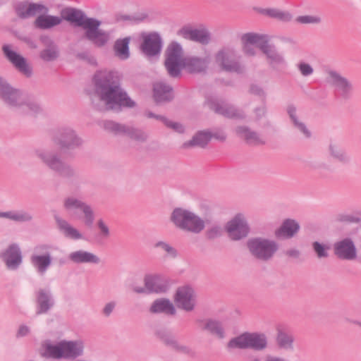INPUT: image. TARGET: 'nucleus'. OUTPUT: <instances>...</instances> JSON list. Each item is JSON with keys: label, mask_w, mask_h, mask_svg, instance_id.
<instances>
[{"label": "nucleus", "mask_w": 361, "mask_h": 361, "mask_svg": "<svg viewBox=\"0 0 361 361\" xmlns=\"http://www.w3.org/2000/svg\"><path fill=\"white\" fill-rule=\"evenodd\" d=\"M329 153L332 157L343 163H348L350 157L343 149L337 146L331 145L329 146Z\"/></svg>", "instance_id": "3c124183"}, {"label": "nucleus", "mask_w": 361, "mask_h": 361, "mask_svg": "<svg viewBox=\"0 0 361 361\" xmlns=\"http://www.w3.org/2000/svg\"><path fill=\"white\" fill-rule=\"evenodd\" d=\"M173 97V89L170 85L163 82L154 85V97L157 102H169Z\"/></svg>", "instance_id": "c9c22d12"}, {"label": "nucleus", "mask_w": 361, "mask_h": 361, "mask_svg": "<svg viewBox=\"0 0 361 361\" xmlns=\"http://www.w3.org/2000/svg\"><path fill=\"white\" fill-rule=\"evenodd\" d=\"M250 92L257 96H259L263 99L266 97V93L264 90L257 85H252L250 88Z\"/></svg>", "instance_id": "680f3d73"}, {"label": "nucleus", "mask_w": 361, "mask_h": 361, "mask_svg": "<svg viewBox=\"0 0 361 361\" xmlns=\"http://www.w3.org/2000/svg\"><path fill=\"white\" fill-rule=\"evenodd\" d=\"M65 19L72 23H74L76 26L82 27L83 30L93 19L92 18H88L85 13L80 10L75 8H70L65 12Z\"/></svg>", "instance_id": "72a5a7b5"}, {"label": "nucleus", "mask_w": 361, "mask_h": 361, "mask_svg": "<svg viewBox=\"0 0 361 361\" xmlns=\"http://www.w3.org/2000/svg\"><path fill=\"white\" fill-rule=\"evenodd\" d=\"M334 254L341 259L353 260L357 257V250L351 238H346L334 245Z\"/></svg>", "instance_id": "5701e85b"}, {"label": "nucleus", "mask_w": 361, "mask_h": 361, "mask_svg": "<svg viewBox=\"0 0 361 361\" xmlns=\"http://www.w3.org/2000/svg\"><path fill=\"white\" fill-rule=\"evenodd\" d=\"M212 139V133L209 130L200 131L185 145L204 147Z\"/></svg>", "instance_id": "49530a36"}, {"label": "nucleus", "mask_w": 361, "mask_h": 361, "mask_svg": "<svg viewBox=\"0 0 361 361\" xmlns=\"http://www.w3.org/2000/svg\"><path fill=\"white\" fill-rule=\"evenodd\" d=\"M35 156L49 169L65 178H71L76 176L75 169L68 164L63 161L60 156L55 152L39 148L35 151Z\"/></svg>", "instance_id": "20e7f679"}, {"label": "nucleus", "mask_w": 361, "mask_h": 361, "mask_svg": "<svg viewBox=\"0 0 361 361\" xmlns=\"http://www.w3.org/2000/svg\"><path fill=\"white\" fill-rule=\"evenodd\" d=\"M300 230L299 224L294 219H285L281 226L277 228L274 235L279 239H289L295 236Z\"/></svg>", "instance_id": "c85d7f7f"}, {"label": "nucleus", "mask_w": 361, "mask_h": 361, "mask_svg": "<svg viewBox=\"0 0 361 361\" xmlns=\"http://www.w3.org/2000/svg\"><path fill=\"white\" fill-rule=\"evenodd\" d=\"M170 220L177 228L195 234L200 233L205 227L202 218L195 213L181 207L173 210Z\"/></svg>", "instance_id": "7ed1b4c3"}, {"label": "nucleus", "mask_w": 361, "mask_h": 361, "mask_svg": "<svg viewBox=\"0 0 361 361\" xmlns=\"http://www.w3.org/2000/svg\"><path fill=\"white\" fill-rule=\"evenodd\" d=\"M162 49V39L157 32H149L142 35V43L140 49L147 58L159 56Z\"/></svg>", "instance_id": "aec40b11"}, {"label": "nucleus", "mask_w": 361, "mask_h": 361, "mask_svg": "<svg viewBox=\"0 0 361 361\" xmlns=\"http://www.w3.org/2000/svg\"><path fill=\"white\" fill-rule=\"evenodd\" d=\"M101 23L100 20L93 18L84 29L85 38L98 47H104L110 39V32L99 28Z\"/></svg>", "instance_id": "2eb2a0df"}, {"label": "nucleus", "mask_w": 361, "mask_h": 361, "mask_svg": "<svg viewBox=\"0 0 361 361\" xmlns=\"http://www.w3.org/2000/svg\"><path fill=\"white\" fill-rule=\"evenodd\" d=\"M154 246L155 248L164 251L169 257H176L177 256V250L165 241H158Z\"/></svg>", "instance_id": "5fc2aeb1"}, {"label": "nucleus", "mask_w": 361, "mask_h": 361, "mask_svg": "<svg viewBox=\"0 0 361 361\" xmlns=\"http://www.w3.org/2000/svg\"><path fill=\"white\" fill-rule=\"evenodd\" d=\"M0 259L10 271H16L23 263L20 247L17 243H11L0 253Z\"/></svg>", "instance_id": "f3484780"}, {"label": "nucleus", "mask_w": 361, "mask_h": 361, "mask_svg": "<svg viewBox=\"0 0 361 361\" xmlns=\"http://www.w3.org/2000/svg\"><path fill=\"white\" fill-rule=\"evenodd\" d=\"M216 65L222 71L229 73H243V66L240 62V56L231 47L220 49L214 55Z\"/></svg>", "instance_id": "0eeeda50"}, {"label": "nucleus", "mask_w": 361, "mask_h": 361, "mask_svg": "<svg viewBox=\"0 0 361 361\" xmlns=\"http://www.w3.org/2000/svg\"><path fill=\"white\" fill-rule=\"evenodd\" d=\"M97 226L99 229V233L97 235L99 241L106 240L110 237V229L103 219H99L97 222Z\"/></svg>", "instance_id": "864d4df0"}, {"label": "nucleus", "mask_w": 361, "mask_h": 361, "mask_svg": "<svg viewBox=\"0 0 361 361\" xmlns=\"http://www.w3.org/2000/svg\"><path fill=\"white\" fill-rule=\"evenodd\" d=\"M41 42L45 46V49L41 51L40 58L47 62L53 61L59 56V49L55 42L48 36H42Z\"/></svg>", "instance_id": "7c9ffc66"}, {"label": "nucleus", "mask_w": 361, "mask_h": 361, "mask_svg": "<svg viewBox=\"0 0 361 361\" xmlns=\"http://www.w3.org/2000/svg\"><path fill=\"white\" fill-rule=\"evenodd\" d=\"M294 338L292 334L285 328L277 329L276 343L283 349L293 348Z\"/></svg>", "instance_id": "a19ab883"}, {"label": "nucleus", "mask_w": 361, "mask_h": 361, "mask_svg": "<svg viewBox=\"0 0 361 361\" xmlns=\"http://www.w3.org/2000/svg\"><path fill=\"white\" fill-rule=\"evenodd\" d=\"M267 109L265 106L257 107L254 110L255 121H259L262 117L265 116Z\"/></svg>", "instance_id": "e2e57ef3"}, {"label": "nucleus", "mask_w": 361, "mask_h": 361, "mask_svg": "<svg viewBox=\"0 0 361 361\" xmlns=\"http://www.w3.org/2000/svg\"><path fill=\"white\" fill-rule=\"evenodd\" d=\"M16 13L21 18L35 16L37 13L47 14L49 8L42 4L21 2L16 6Z\"/></svg>", "instance_id": "393cba45"}, {"label": "nucleus", "mask_w": 361, "mask_h": 361, "mask_svg": "<svg viewBox=\"0 0 361 361\" xmlns=\"http://www.w3.org/2000/svg\"><path fill=\"white\" fill-rule=\"evenodd\" d=\"M165 68L168 74L172 78L180 75L183 69L190 73H198L206 71L210 59L208 56L200 58L196 56H183V50L176 42H171L165 51Z\"/></svg>", "instance_id": "f03ea898"}, {"label": "nucleus", "mask_w": 361, "mask_h": 361, "mask_svg": "<svg viewBox=\"0 0 361 361\" xmlns=\"http://www.w3.org/2000/svg\"><path fill=\"white\" fill-rule=\"evenodd\" d=\"M44 348L45 356L55 359L63 358L62 341L56 344L47 342L44 345Z\"/></svg>", "instance_id": "a18cd8bd"}, {"label": "nucleus", "mask_w": 361, "mask_h": 361, "mask_svg": "<svg viewBox=\"0 0 361 361\" xmlns=\"http://www.w3.org/2000/svg\"><path fill=\"white\" fill-rule=\"evenodd\" d=\"M312 247L318 258H326L329 256V247L328 245L315 241L312 243Z\"/></svg>", "instance_id": "6e6d98bb"}, {"label": "nucleus", "mask_w": 361, "mask_h": 361, "mask_svg": "<svg viewBox=\"0 0 361 361\" xmlns=\"http://www.w3.org/2000/svg\"><path fill=\"white\" fill-rule=\"evenodd\" d=\"M61 21V17L42 14L35 19V26L42 30H47L59 25Z\"/></svg>", "instance_id": "58836bf2"}, {"label": "nucleus", "mask_w": 361, "mask_h": 361, "mask_svg": "<svg viewBox=\"0 0 361 361\" xmlns=\"http://www.w3.org/2000/svg\"><path fill=\"white\" fill-rule=\"evenodd\" d=\"M295 21L300 25H319L322 19L319 15H303L296 17Z\"/></svg>", "instance_id": "8fccbe9b"}, {"label": "nucleus", "mask_w": 361, "mask_h": 361, "mask_svg": "<svg viewBox=\"0 0 361 361\" xmlns=\"http://www.w3.org/2000/svg\"><path fill=\"white\" fill-rule=\"evenodd\" d=\"M149 311L152 313H165L170 315L176 314V309L173 303L168 299L161 298L154 300L150 308Z\"/></svg>", "instance_id": "4c0bfd02"}, {"label": "nucleus", "mask_w": 361, "mask_h": 361, "mask_svg": "<svg viewBox=\"0 0 361 361\" xmlns=\"http://www.w3.org/2000/svg\"><path fill=\"white\" fill-rule=\"evenodd\" d=\"M144 283L147 286L148 294L164 293L169 288L167 280L160 275H146L144 278Z\"/></svg>", "instance_id": "bb28decb"}, {"label": "nucleus", "mask_w": 361, "mask_h": 361, "mask_svg": "<svg viewBox=\"0 0 361 361\" xmlns=\"http://www.w3.org/2000/svg\"><path fill=\"white\" fill-rule=\"evenodd\" d=\"M104 128L106 130L115 135H127L129 126L114 121H106L104 122Z\"/></svg>", "instance_id": "09e8293b"}, {"label": "nucleus", "mask_w": 361, "mask_h": 361, "mask_svg": "<svg viewBox=\"0 0 361 361\" xmlns=\"http://www.w3.org/2000/svg\"><path fill=\"white\" fill-rule=\"evenodd\" d=\"M2 51L6 59L18 71L27 78L32 75V69L25 58L13 50L11 45H3Z\"/></svg>", "instance_id": "a211bd4d"}, {"label": "nucleus", "mask_w": 361, "mask_h": 361, "mask_svg": "<svg viewBox=\"0 0 361 361\" xmlns=\"http://www.w3.org/2000/svg\"><path fill=\"white\" fill-rule=\"evenodd\" d=\"M101 23L100 20L93 18L84 29L85 38L98 47H104L110 39V32L99 28Z\"/></svg>", "instance_id": "4468645a"}, {"label": "nucleus", "mask_w": 361, "mask_h": 361, "mask_svg": "<svg viewBox=\"0 0 361 361\" xmlns=\"http://www.w3.org/2000/svg\"><path fill=\"white\" fill-rule=\"evenodd\" d=\"M127 136L138 142H145L147 139L145 132L133 126H129Z\"/></svg>", "instance_id": "603ef678"}, {"label": "nucleus", "mask_w": 361, "mask_h": 361, "mask_svg": "<svg viewBox=\"0 0 361 361\" xmlns=\"http://www.w3.org/2000/svg\"><path fill=\"white\" fill-rule=\"evenodd\" d=\"M130 38L129 37L118 39L114 45L115 56L121 60H126L130 57L129 43Z\"/></svg>", "instance_id": "79ce46f5"}, {"label": "nucleus", "mask_w": 361, "mask_h": 361, "mask_svg": "<svg viewBox=\"0 0 361 361\" xmlns=\"http://www.w3.org/2000/svg\"><path fill=\"white\" fill-rule=\"evenodd\" d=\"M31 328L25 324H21L18 327V329L16 333V338H21L26 336H28L31 334Z\"/></svg>", "instance_id": "13d9d810"}, {"label": "nucleus", "mask_w": 361, "mask_h": 361, "mask_svg": "<svg viewBox=\"0 0 361 361\" xmlns=\"http://www.w3.org/2000/svg\"><path fill=\"white\" fill-rule=\"evenodd\" d=\"M63 358L75 359L83 353L84 344L81 341H62Z\"/></svg>", "instance_id": "473e14b6"}, {"label": "nucleus", "mask_w": 361, "mask_h": 361, "mask_svg": "<svg viewBox=\"0 0 361 361\" xmlns=\"http://www.w3.org/2000/svg\"><path fill=\"white\" fill-rule=\"evenodd\" d=\"M68 258L74 264H98L101 262L100 258L97 255L84 250L70 252Z\"/></svg>", "instance_id": "c756f323"}, {"label": "nucleus", "mask_w": 361, "mask_h": 361, "mask_svg": "<svg viewBox=\"0 0 361 361\" xmlns=\"http://www.w3.org/2000/svg\"><path fill=\"white\" fill-rule=\"evenodd\" d=\"M267 346V338L264 334L244 333L229 341L227 347L229 349H247L262 350Z\"/></svg>", "instance_id": "6e6552de"}, {"label": "nucleus", "mask_w": 361, "mask_h": 361, "mask_svg": "<svg viewBox=\"0 0 361 361\" xmlns=\"http://www.w3.org/2000/svg\"><path fill=\"white\" fill-rule=\"evenodd\" d=\"M63 207L73 220L83 219L85 226L90 227L94 221V212L89 204L73 196L64 198Z\"/></svg>", "instance_id": "39448f33"}, {"label": "nucleus", "mask_w": 361, "mask_h": 361, "mask_svg": "<svg viewBox=\"0 0 361 361\" xmlns=\"http://www.w3.org/2000/svg\"><path fill=\"white\" fill-rule=\"evenodd\" d=\"M54 219L59 231L64 237L74 240L83 239L82 234L67 220L62 219L58 215L54 216Z\"/></svg>", "instance_id": "2f4dec72"}, {"label": "nucleus", "mask_w": 361, "mask_h": 361, "mask_svg": "<svg viewBox=\"0 0 361 361\" xmlns=\"http://www.w3.org/2000/svg\"><path fill=\"white\" fill-rule=\"evenodd\" d=\"M226 230L231 240H239L248 235L250 228L244 215L238 214L227 223Z\"/></svg>", "instance_id": "6ab92c4d"}, {"label": "nucleus", "mask_w": 361, "mask_h": 361, "mask_svg": "<svg viewBox=\"0 0 361 361\" xmlns=\"http://www.w3.org/2000/svg\"><path fill=\"white\" fill-rule=\"evenodd\" d=\"M257 11L263 16L279 20L283 23H289L293 20V15L288 11H283L276 8H259Z\"/></svg>", "instance_id": "e433bc0d"}, {"label": "nucleus", "mask_w": 361, "mask_h": 361, "mask_svg": "<svg viewBox=\"0 0 361 361\" xmlns=\"http://www.w3.org/2000/svg\"><path fill=\"white\" fill-rule=\"evenodd\" d=\"M26 93L13 87L0 76V98L11 109L19 111Z\"/></svg>", "instance_id": "9b49d317"}, {"label": "nucleus", "mask_w": 361, "mask_h": 361, "mask_svg": "<svg viewBox=\"0 0 361 361\" xmlns=\"http://www.w3.org/2000/svg\"><path fill=\"white\" fill-rule=\"evenodd\" d=\"M51 247L47 244H39L34 247L30 261L35 271L44 276L52 264Z\"/></svg>", "instance_id": "9d476101"}, {"label": "nucleus", "mask_w": 361, "mask_h": 361, "mask_svg": "<svg viewBox=\"0 0 361 361\" xmlns=\"http://www.w3.org/2000/svg\"><path fill=\"white\" fill-rule=\"evenodd\" d=\"M37 315L45 314L54 305V299L49 289L39 288L35 292Z\"/></svg>", "instance_id": "b1692460"}, {"label": "nucleus", "mask_w": 361, "mask_h": 361, "mask_svg": "<svg viewBox=\"0 0 361 361\" xmlns=\"http://www.w3.org/2000/svg\"><path fill=\"white\" fill-rule=\"evenodd\" d=\"M329 82L335 88L336 93L342 99H350L354 92L355 87L352 80L341 75L335 71H329Z\"/></svg>", "instance_id": "f8f14e48"}, {"label": "nucleus", "mask_w": 361, "mask_h": 361, "mask_svg": "<svg viewBox=\"0 0 361 361\" xmlns=\"http://www.w3.org/2000/svg\"><path fill=\"white\" fill-rule=\"evenodd\" d=\"M267 36L265 34L256 32L243 34L240 37V41L244 54L251 56H255L257 50L253 46L256 45L261 50V46L262 44L264 45Z\"/></svg>", "instance_id": "412c9836"}, {"label": "nucleus", "mask_w": 361, "mask_h": 361, "mask_svg": "<svg viewBox=\"0 0 361 361\" xmlns=\"http://www.w3.org/2000/svg\"><path fill=\"white\" fill-rule=\"evenodd\" d=\"M202 329L219 338H224L225 336L223 325L218 320L211 319L204 320Z\"/></svg>", "instance_id": "c03bdc74"}, {"label": "nucleus", "mask_w": 361, "mask_h": 361, "mask_svg": "<svg viewBox=\"0 0 361 361\" xmlns=\"http://www.w3.org/2000/svg\"><path fill=\"white\" fill-rule=\"evenodd\" d=\"M163 341L166 345L171 347L173 349H174L176 346H178V342L173 337L166 336L163 338Z\"/></svg>", "instance_id": "338daca9"}, {"label": "nucleus", "mask_w": 361, "mask_h": 361, "mask_svg": "<svg viewBox=\"0 0 361 361\" xmlns=\"http://www.w3.org/2000/svg\"><path fill=\"white\" fill-rule=\"evenodd\" d=\"M19 111L25 114H37L42 111V107L37 99L26 94Z\"/></svg>", "instance_id": "37998d69"}, {"label": "nucleus", "mask_w": 361, "mask_h": 361, "mask_svg": "<svg viewBox=\"0 0 361 361\" xmlns=\"http://www.w3.org/2000/svg\"><path fill=\"white\" fill-rule=\"evenodd\" d=\"M116 305H117L116 302L114 301V300L106 302L102 309V314L105 317H109L111 314V313L114 312Z\"/></svg>", "instance_id": "bf43d9fd"}, {"label": "nucleus", "mask_w": 361, "mask_h": 361, "mask_svg": "<svg viewBox=\"0 0 361 361\" xmlns=\"http://www.w3.org/2000/svg\"><path fill=\"white\" fill-rule=\"evenodd\" d=\"M269 39L268 35L264 45L262 44L261 46V51L266 56L269 65L275 70L279 67L286 66L287 63L285 57L274 44H269Z\"/></svg>", "instance_id": "4be33fe9"}, {"label": "nucleus", "mask_w": 361, "mask_h": 361, "mask_svg": "<svg viewBox=\"0 0 361 361\" xmlns=\"http://www.w3.org/2000/svg\"><path fill=\"white\" fill-rule=\"evenodd\" d=\"M222 229L219 226H213L207 232L209 238H215L221 235Z\"/></svg>", "instance_id": "052dcab7"}, {"label": "nucleus", "mask_w": 361, "mask_h": 361, "mask_svg": "<svg viewBox=\"0 0 361 361\" xmlns=\"http://www.w3.org/2000/svg\"><path fill=\"white\" fill-rule=\"evenodd\" d=\"M174 350H176L178 352L185 353V354H189L191 352V350L188 347H187L185 345H180L178 343V346H176Z\"/></svg>", "instance_id": "774afa93"}, {"label": "nucleus", "mask_w": 361, "mask_h": 361, "mask_svg": "<svg viewBox=\"0 0 361 361\" xmlns=\"http://www.w3.org/2000/svg\"><path fill=\"white\" fill-rule=\"evenodd\" d=\"M247 246L255 258L263 262L272 259L279 248L277 242L264 238H250L247 242Z\"/></svg>", "instance_id": "423d86ee"}, {"label": "nucleus", "mask_w": 361, "mask_h": 361, "mask_svg": "<svg viewBox=\"0 0 361 361\" xmlns=\"http://www.w3.org/2000/svg\"><path fill=\"white\" fill-rule=\"evenodd\" d=\"M209 108L215 113L233 119L243 120L246 118L245 112L235 106L217 98H209L207 100Z\"/></svg>", "instance_id": "ddd939ff"}, {"label": "nucleus", "mask_w": 361, "mask_h": 361, "mask_svg": "<svg viewBox=\"0 0 361 361\" xmlns=\"http://www.w3.org/2000/svg\"><path fill=\"white\" fill-rule=\"evenodd\" d=\"M297 68L303 77H309L314 73L312 66L305 61H300L297 64Z\"/></svg>", "instance_id": "4d7b16f0"}, {"label": "nucleus", "mask_w": 361, "mask_h": 361, "mask_svg": "<svg viewBox=\"0 0 361 361\" xmlns=\"http://www.w3.org/2000/svg\"><path fill=\"white\" fill-rule=\"evenodd\" d=\"M174 302L179 309L186 312L192 311L197 303V295L195 290L189 286L178 288L174 295Z\"/></svg>", "instance_id": "dca6fc26"}, {"label": "nucleus", "mask_w": 361, "mask_h": 361, "mask_svg": "<svg viewBox=\"0 0 361 361\" xmlns=\"http://www.w3.org/2000/svg\"><path fill=\"white\" fill-rule=\"evenodd\" d=\"M95 94L104 106L94 104V107L99 111H121L122 108H134L136 103L121 87L120 83L113 71L103 70L97 71L93 78Z\"/></svg>", "instance_id": "f257e3e1"}, {"label": "nucleus", "mask_w": 361, "mask_h": 361, "mask_svg": "<svg viewBox=\"0 0 361 361\" xmlns=\"http://www.w3.org/2000/svg\"><path fill=\"white\" fill-rule=\"evenodd\" d=\"M287 113L294 127L305 137H310L311 136V133L307 128L306 125L298 118L295 106L293 105H288L287 107Z\"/></svg>", "instance_id": "ea45409f"}, {"label": "nucleus", "mask_w": 361, "mask_h": 361, "mask_svg": "<svg viewBox=\"0 0 361 361\" xmlns=\"http://www.w3.org/2000/svg\"><path fill=\"white\" fill-rule=\"evenodd\" d=\"M131 288L133 292L139 294H148L147 286H138L135 283L133 284Z\"/></svg>", "instance_id": "69168bd1"}, {"label": "nucleus", "mask_w": 361, "mask_h": 361, "mask_svg": "<svg viewBox=\"0 0 361 361\" xmlns=\"http://www.w3.org/2000/svg\"><path fill=\"white\" fill-rule=\"evenodd\" d=\"M51 140L61 149L65 150L80 148L84 143L82 138L70 126L59 128L53 133Z\"/></svg>", "instance_id": "1a4fd4ad"}, {"label": "nucleus", "mask_w": 361, "mask_h": 361, "mask_svg": "<svg viewBox=\"0 0 361 361\" xmlns=\"http://www.w3.org/2000/svg\"><path fill=\"white\" fill-rule=\"evenodd\" d=\"M145 116L149 118H155L157 120L161 121L166 127L171 128L178 133H183L184 130V128L181 124L169 121L164 116L157 115L151 111H146Z\"/></svg>", "instance_id": "de8ad7c7"}, {"label": "nucleus", "mask_w": 361, "mask_h": 361, "mask_svg": "<svg viewBox=\"0 0 361 361\" xmlns=\"http://www.w3.org/2000/svg\"><path fill=\"white\" fill-rule=\"evenodd\" d=\"M0 219H6L18 223H25L31 221L33 217L30 212L20 209L6 212L0 211Z\"/></svg>", "instance_id": "f704fd0d"}, {"label": "nucleus", "mask_w": 361, "mask_h": 361, "mask_svg": "<svg viewBox=\"0 0 361 361\" xmlns=\"http://www.w3.org/2000/svg\"><path fill=\"white\" fill-rule=\"evenodd\" d=\"M211 133L212 138L214 137L219 141H224L226 138V135L222 130L216 129L211 132Z\"/></svg>", "instance_id": "0e129e2a"}, {"label": "nucleus", "mask_w": 361, "mask_h": 361, "mask_svg": "<svg viewBox=\"0 0 361 361\" xmlns=\"http://www.w3.org/2000/svg\"><path fill=\"white\" fill-rule=\"evenodd\" d=\"M235 133L238 137L244 140L250 145L257 146L265 144L262 136L246 126H237L235 128Z\"/></svg>", "instance_id": "cd10ccee"}, {"label": "nucleus", "mask_w": 361, "mask_h": 361, "mask_svg": "<svg viewBox=\"0 0 361 361\" xmlns=\"http://www.w3.org/2000/svg\"><path fill=\"white\" fill-rule=\"evenodd\" d=\"M178 34L186 39H190L202 44H207L210 41V34L205 28L193 29L185 27L180 29Z\"/></svg>", "instance_id": "a878e982"}]
</instances>
